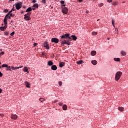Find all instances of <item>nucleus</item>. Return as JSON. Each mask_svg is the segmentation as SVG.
I'll return each mask as SVG.
<instances>
[{
  "mask_svg": "<svg viewBox=\"0 0 128 128\" xmlns=\"http://www.w3.org/2000/svg\"><path fill=\"white\" fill-rule=\"evenodd\" d=\"M61 38H65L66 40H64L63 41H62V44H68L70 45V43H68V41L69 40H72V38L73 40H76L78 38H76V36H74V35H72L70 36V34H64L62 36H60Z\"/></svg>",
  "mask_w": 128,
  "mask_h": 128,
  "instance_id": "nucleus-1",
  "label": "nucleus"
},
{
  "mask_svg": "<svg viewBox=\"0 0 128 128\" xmlns=\"http://www.w3.org/2000/svg\"><path fill=\"white\" fill-rule=\"evenodd\" d=\"M122 72H116V75H115V80L118 82L120 78V77L122 76Z\"/></svg>",
  "mask_w": 128,
  "mask_h": 128,
  "instance_id": "nucleus-2",
  "label": "nucleus"
},
{
  "mask_svg": "<svg viewBox=\"0 0 128 128\" xmlns=\"http://www.w3.org/2000/svg\"><path fill=\"white\" fill-rule=\"evenodd\" d=\"M14 6H15L16 10H20L22 6V2H20L18 3H16Z\"/></svg>",
  "mask_w": 128,
  "mask_h": 128,
  "instance_id": "nucleus-3",
  "label": "nucleus"
},
{
  "mask_svg": "<svg viewBox=\"0 0 128 128\" xmlns=\"http://www.w3.org/2000/svg\"><path fill=\"white\" fill-rule=\"evenodd\" d=\"M10 16V14H6V16L4 17V24H8V17Z\"/></svg>",
  "mask_w": 128,
  "mask_h": 128,
  "instance_id": "nucleus-4",
  "label": "nucleus"
},
{
  "mask_svg": "<svg viewBox=\"0 0 128 128\" xmlns=\"http://www.w3.org/2000/svg\"><path fill=\"white\" fill-rule=\"evenodd\" d=\"M68 12V9L66 8V7H62V12L66 14Z\"/></svg>",
  "mask_w": 128,
  "mask_h": 128,
  "instance_id": "nucleus-5",
  "label": "nucleus"
},
{
  "mask_svg": "<svg viewBox=\"0 0 128 128\" xmlns=\"http://www.w3.org/2000/svg\"><path fill=\"white\" fill-rule=\"evenodd\" d=\"M52 42H54V44H58L59 40L58 38H52L51 39Z\"/></svg>",
  "mask_w": 128,
  "mask_h": 128,
  "instance_id": "nucleus-6",
  "label": "nucleus"
},
{
  "mask_svg": "<svg viewBox=\"0 0 128 128\" xmlns=\"http://www.w3.org/2000/svg\"><path fill=\"white\" fill-rule=\"evenodd\" d=\"M11 118L12 120H16V118H18V115L16 114H11Z\"/></svg>",
  "mask_w": 128,
  "mask_h": 128,
  "instance_id": "nucleus-7",
  "label": "nucleus"
},
{
  "mask_svg": "<svg viewBox=\"0 0 128 128\" xmlns=\"http://www.w3.org/2000/svg\"><path fill=\"white\" fill-rule=\"evenodd\" d=\"M24 20H30L32 18H30V16H27L26 15H24Z\"/></svg>",
  "mask_w": 128,
  "mask_h": 128,
  "instance_id": "nucleus-8",
  "label": "nucleus"
},
{
  "mask_svg": "<svg viewBox=\"0 0 128 128\" xmlns=\"http://www.w3.org/2000/svg\"><path fill=\"white\" fill-rule=\"evenodd\" d=\"M7 28H8V26H6V24H4V26L0 27V30L4 31V30H6Z\"/></svg>",
  "mask_w": 128,
  "mask_h": 128,
  "instance_id": "nucleus-9",
  "label": "nucleus"
},
{
  "mask_svg": "<svg viewBox=\"0 0 128 128\" xmlns=\"http://www.w3.org/2000/svg\"><path fill=\"white\" fill-rule=\"evenodd\" d=\"M51 70H58V67H56V65H52L51 67Z\"/></svg>",
  "mask_w": 128,
  "mask_h": 128,
  "instance_id": "nucleus-10",
  "label": "nucleus"
},
{
  "mask_svg": "<svg viewBox=\"0 0 128 128\" xmlns=\"http://www.w3.org/2000/svg\"><path fill=\"white\" fill-rule=\"evenodd\" d=\"M22 68V66H19V67H14V66H12L11 67V68H12V70H18V68Z\"/></svg>",
  "mask_w": 128,
  "mask_h": 128,
  "instance_id": "nucleus-11",
  "label": "nucleus"
},
{
  "mask_svg": "<svg viewBox=\"0 0 128 128\" xmlns=\"http://www.w3.org/2000/svg\"><path fill=\"white\" fill-rule=\"evenodd\" d=\"M22 70L24 72H28V74L29 72L28 71V67H24Z\"/></svg>",
  "mask_w": 128,
  "mask_h": 128,
  "instance_id": "nucleus-12",
  "label": "nucleus"
},
{
  "mask_svg": "<svg viewBox=\"0 0 128 128\" xmlns=\"http://www.w3.org/2000/svg\"><path fill=\"white\" fill-rule=\"evenodd\" d=\"M53 64H54V62H52V60L48 61V66H53Z\"/></svg>",
  "mask_w": 128,
  "mask_h": 128,
  "instance_id": "nucleus-13",
  "label": "nucleus"
},
{
  "mask_svg": "<svg viewBox=\"0 0 128 128\" xmlns=\"http://www.w3.org/2000/svg\"><path fill=\"white\" fill-rule=\"evenodd\" d=\"M64 64H65L64 62H60L59 63V66L60 68H62V66H64Z\"/></svg>",
  "mask_w": 128,
  "mask_h": 128,
  "instance_id": "nucleus-14",
  "label": "nucleus"
},
{
  "mask_svg": "<svg viewBox=\"0 0 128 128\" xmlns=\"http://www.w3.org/2000/svg\"><path fill=\"white\" fill-rule=\"evenodd\" d=\"M24 84L26 88H30V83L28 81L25 82Z\"/></svg>",
  "mask_w": 128,
  "mask_h": 128,
  "instance_id": "nucleus-15",
  "label": "nucleus"
},
{
  "mask_svg": "<svg viewBox=\"0 0 128 128\" xmlns=\"http://www.w3.org/2000/svg\"><path fill=\"white\" fill-rule=\"evenodd\" d=\"M44 46L47 50H49L50 49V47L48 46V42H46L44 44Z\"/></svg>",
  "mask_w": 128,
  "mask_h": 128,
  "instance_id": "nucleus-16",
  "label": "nucleus"
},
{
  "mask_svg": "<svg viewBox=\"0 0 128 128\" xmlns=\"http://www.w3.org/2000/svg\"><path fill=\"white\" fill-rule=\"evenodd\" d=\"M91 63L92 64H93L94 66H96L97 64V62L96 60H93L91 61Z\"/></svg>",
  "mask_w": 128,
  "mask_h": 128,
  "instance_id": "nucleus-17",
  "label": "nucleus"
},
{
  "mask_svg": "<svg viewBox=\"0 0 128 128\" xmlns=\"http://www.w3.org/2000/svg\"><path fill=\"white\" fill-rule=\"evenodd\" d=\"M91 56H96V50H93L90 53Z\"/></svg>",
  "mask_w": 128,
  "mask_h": 128,
  "instance_id": "nucleus-18",
  "label": "nucleus"
},
{
  "mask_svg": "<svg viewBox=\"0 0 128 128\" xmlns=\"http://www.w3.org/2000/svg\"><path fill=\"white\" fill-rule=\"evenodd\" d=\"M32 7H29L26 10V12H32Z\"/></svg>",
  "mask_w": 128,
  "mask_h": 128,
  "instance_id": "nucleus-19",
  "label": "nucleus"
},
{
  "mask_svg": "<svg viewBox=\"0 0 128 128\" xmlns=\"http://www.w3.org/2000/svg\"><path fill=\"white\" fill-rule=\"evenodd\" d=\"M32 8H38V4H33Z\"/></svg>",
  "mask_w": 128,
  "mask_h": 128,
  "instance_id": "nucleus-20",
  "label": "nucleus"
},
{
  "mask_svg": "<svg viewBox=\"0 0 128 128\" xmlns=\"http://www.w3.org/2000/svg\"><path fill=\"white\" fill-rule=\"evenodd\" d=\"M62 109L64 110H68V106L66 104H64L62 106Z\"/></svg>",
  "mask_w": 128,
  "mask_h": 128,
  "instance_id": "nucleus-21",
  "label": "nucleus"
},
{
  "mask_svg": "<svg viewBox=\"0 0 128 128\" xmlns=\"http://www.w3.org/2000/svg\"><path fill=\"white\" fill-rule=\"evenodd\" d=\"M6 70H10V72H12V68H10V66H7Z\"/></svg>",
  "mask_w": 128,
  "mask_h": 128,
  "instance_id": "nucleus-22",
  "label": "nucleus"
},
{
  "mask_svg": "<svg viewBox=\"0 0 128 128\" xmlns=\"http://www.w3.org/2000/svg\"><path fill=\"white\" fill-rule=\"evenodd\" d=\"M82 62H84V61L82 60H80V61L77 62L76 64H82Z\"/></svg>",
  "mask_w": 128,
  "mask_h": 128,
  "instance_id": "nucleus-23",
  "label": "nucleus"
},
{
  "mask_svg": "<svg viewBox=\"0 0 128 128\" xmlns=\"http://www.w3.org/2000/svg\"><path fill=\"white\" fill-rule=\"evenodd\" d=\"M112 4H113V6H118V2H112Z\"/></svg>",
  "mask_w": 128,
  "mask_h": 128,
  "instance_id": "nucleus-24",
  "label": "nucleus"
},
{
  "mask_svg": "<svg viewBox=\"0 0 128 128\" xmlns=\"http://www.w3.org/2000/svg\"><path fill=\"white\" fill-rule=\"evenodd\" d=\"M118 110L120 112H124V107H119Z\"/></svg>",
  "mask_w": 128,
  "mask_h": 128,
  "instance_id": "nucleus-25",
  "label": "nucleus"
},
{
  "mask_svg": "<svg viewBox=\"0 0 128 128\" xmlns=\"http://www.w3.org/2000/svg\"><path fill=\"white\" fill-rule=\"evenodd\" d=\"M114 60L115 62H120V58H114Z\"/></svg>",
  "mask_w": 128,
  "mask_h": 128,
  "instance_id": "nucleus-26",
  "label": "nucleus"
},
{
  "mask_svg": "<svg viewBox=\"0 0 128 128\" xmlns=\"http://www.w3.org/2000/svg\"><path fill=\"white\" fill-rule=\"evenodd\" d=\"M39 100L41 102H44V100H46L44 99V98H40L39 99Z\"/></svg>",
  "mask_w": 128,
  "mask_h": 128,
  "instance_id": "nucleus-27",
  "label": "nucleus"
},
{
  "mask_svg": "<svg viewBox=\"0 0 128 128\" xmlns=\"http://www.w3.org/2000/svg\"><path fill=\"white\" fill-rule=\"evenodd\" d=\"M41 2H42V4H46V0H42L41 1Z\"/></svg>",
  "mask_w": 128,
  "mask_h": 128,
  "instance_id": "nucleus-28",
  "label": "nucleus"
},
{
  "mask_svg": "<svg viewBox=\"0 0 128 128\" xmlns=\"http://www.w3.org/2000/svg\"><path fill=\"white\" fill-rule=\"evenodd\" d=\"M8 65L6 64H3L2 66V68H7V66H8Z\"/></svg>",
  "mask_w": 128,
  "mask_h": 128,
  "instance_id": "nucleus-29",
  "label": "nucleus"
},
{
  "mask_svg": "<svg viewBox=\"0 0 128 128\" xmlns=\"http://www.w3.org/2000/svg\"><path fill=\"white\" fill-rule=\"evenodd\" d=\"M121 54H122V56H126V52H124V51H122Z\"/></svg>",
  "mask_w": 128,
  "mask_h": 128,
  "instance_id": "nucleus-30",
  "label": "nucleus"
},
{
  "mask_svg": "<svg viewBox=\"0 0 128 128\" xmlns=\"http://www.w3.org/2000/svg\"><path fill=\"white\" fill-rule=\"evenodd\" d=\"M8 31H6L4 32V36H8Z\"/></svg>",
  "mask_w": 128,
  "mask_h": 128,
  "instance_id": "nucleus-31",
  "label": "nucleus"
},
{
  "mask_svg": "<svg viewBox=\"0 0 128 128\" xmlns=\"http://www.w3.org/2000/svg\"><path fill=\"white\" fill-rule=\"evenodd\" d=\"M30 14H32V12H28L25 16H30Z\"/></svg>",
  "mask_w": 128,
  "mask_h": 128,
  "instance_id": "nucleus-32",
  "label": "nucleus"
},
{
  "mask_svg": "<svg viewBox=\"0 0 128 128\" xmlns=\"http://www.w3.org/2000/svg\"><path fill=\"white\" fill-rule=\"evenodd\" d=\"M112 22L113 26L114 28V19H112Z\"/></svg>",
  "mask_w": 128,
  "mask_h": 128,
  "instance_id": "nucleus-33",
  "label": "nucleus"
},
{
  "mask_svg": "<svg viewBox=\"0 0 128 128\" xmlns=\"http://www.w3.org/2000/svg\"><path fill=\"white\" fill-rule=\"evenodd\" d=\"M92 36H94V34L96 35V34H98V32H92Z\"/></svg>",
  "mask_w": 128,
  "mask_h": 128,
  "instance_id": "nucleus-34",
  "label": "nucleus"
},
{
  "mask_svg": "<svg viewBox=\"0 0 128 128\" xmlns=\"http://www.w3.org/2000/svg\"><path fill=\"white\" fill-rule=\"evenodd\" d=\"M14 35V32H12L10 34V36H13Z\"/></svg>",
  "mask_w": 128,
  "mask_h": 128,
  "instance_id": "nucleus-35",
  "label": "nucleus"
},
{
  "mask_svg": "<svg viewBox=\"0 0 128 128\" xmlns=\"http://www.w3.org/2000/svg\"><path fill=\"white\" fill-rule=\"evenodd\" d=\"M9 16H12V18H14V15H13L12 13H10Z\"/></svg>",
  "mask_w": 128,
  "mask_h": 128,
  "instance_id": "nucleus-36",
  "label": "nucleus"
},
{
  "mask_svg": "<svg viewBox=\"0 0 128 128\" xmlns=\"http://www.w3.org/2000/svg\"><path fill=\"white\" fill-rule=\"evenodd\" d=\"M58 84H59V86H62V81H60L58 82Z\"/></svg>",
  "mask_w": 128,
  "mask_h": 128,
  "instance_id": "nucleus-37",
  "label": "nucleus"
},
{
  "mask_svg": "<svg viewBox=\"0 0 128 128\" xmlns=\"http://www.w3.org/2000/svg\"><path fill=\"white\" fill-rule=\"evenodd\" d=\"M60 4H64V0H60Z\"/></svg>",
  "mask_w": 128,
  "mask_h": 128,
  "instance_id": "nucleus-38",
  "label": "nucleus"
},
{
  "mask_svg": "<svg viewBox=\"0 0 128 128\" xmlns=\"http://www.w3.org/2000/svg\"><path fill=\"white\" fill-rule=\"evenodd\" d=\"M102 6H104V4L101 3V4H100L98 5V6H100V7Z\"/></svg>",
  "mask_w": 128,
  "mask_h": 128,
  "instance_id": "nucleus-39",
  "label": "nucleus"
},
{
  "mask_svg": "<svg viewBox=\"0 0 128 128\" xmlns=\"http://www.w3.org/2000/svg\"><path fill=\"white\" fill-rule=\"evenodd\" d=\"M12 10L13 12H14L16 10V9L14 8V5L13 6V8H12Z\"/></svg>",
  "mask_w": 128,
  "mask_h": 128,
  "instance_id": "nucleus-40",
  "label": "nucleus"
},
{
  "mask_svg": "<svg viewBox=\"0 0 128 128\" xmlns=\"http://www.w3.org/2000/svg\"><path fill=\"white\" fill-rule=\"evenodd\" d=\"M0 56H2V55H4V52H0Z\"/></svg>",
  "mask_w": 128,
  "mask_h": 128,
  "instance_id": "nucleus-41",
  "label": "nucleus"
},
{
  "mask_svg": "<svg viewBox=\"0 0 128 128\" xmlns=\"http://www.w3.org/2000/svg\"><path fill=\"white\" fill-rule=\"evenodd\" d=\"M58 104H59V106H62V102H59Z\"/></svg>",
  "mask_w": 128,
  "mask_h": 128,
  "instance_id": "nucleus-42",
  "label": "nucleus"
},
{
  "mask_svg": "<svg viewBox=\"0 0 128 128\" xmlns=\"http://www.w3.org/2000/svg\"><path fill=\"white\" fill-rule=\"evenodd\" d=\"M32 2H33V4L36 2V0H32Z\"/></svg>",
  "mask_w": 128,
  "mask_h": 128,
  "instance_id": "nucleus-43",
  "label": "nucleus"
},
{
  "mask_svg": "<svg viewBox=\"0 0 128 128\" xmlns=\"http://www.w3.org/2000/svg\"><path fill=\"white\" fill-rule=\"evenodd\" d=\"M2 73L0 72V78H2Z\"/></svg>",
  "mask_w": 128,
  "mask_h": 128,
  "instance_id": "nucleus-44",
  "label": "nucleus"
},
{
  "mask_svg": "<svg viewBox=\"0 0 128 128\" xmlns=\"http://www.w3.org/2000/svg\"><path fill=\"white\" fill-rule=\"evenodd\" d=\"M34 46H38V43H34Z\"/></svg>",
  "mask_w": 128,
  "mask_h": 128,
  "instance_id": "nucleus-45",
  "label": "nucleus"
},
{
  "mask_svg": "<svg viewBox=\"0 0 128 128\" xmlns=\"http://www.w3.org/2000/svg\"><path fill=\"white\" fill-rule=\"evenodd\" d=\"M12 12H14V11L12 10L8 14H12Z\"/></svg>",
  "mask_w": 128,
  "mask_h": 128,
  "instance_id": "nucleus-46",
  "label": "nucleus"
},
{
  "mask_svg": "<svg viewBox=\"0 0 128 128\" xmlns=\"http://www.w3.org/2000/svg\"><path fill=\"white\" fill-rule=\"evenodd\" d=\"M0 116H2H2H4V114H0Z\"/></svg>",
  "mask_w": 128,
  "mask_h": 128,
  "instance_id": "nucleus-47",
  "label": "nucleus"
},
{
  "mask_svg": "<svg viewBox=\"0 0 128 128\" xmlns=\"http://www.w3.org/2000/svg\"><path fill=\"white\" fill-rule=\"evenodd\" d=\"M64 6H66L65 4H63L61 6L62 8H64Z\"/></svg>",
  "mask_w": 128,
  "mask_h": 128,
  "instance_id": "nucleus-48",
  "label": "nucleus"
},
{
  "mask_svg": "<svg viewBox=\"0 0 128 128\" xmlns=\"http://www.w3.org/2000/svg\"><path fill=\"white\" fill-rule=\"evenodd\" d=\"M108 2H112V0H108Z\"/></svg>",
  "mask_w": 128,
  "mask_h": 128,
  "instance_id": "nucleus-49",
  "label": "nucleus"
},
{
  "mask_svg": "<svg viewBox=\"0 0 128 128\" xmlns=\"http://www.w3.org/2000/svg\"><path fill=\"white\" fill-rule=\"evenodd\" d=\"M2 90L0 88V94H2Z\"/></svg>",
  "mask_w": 128,
  "mask_h": 128,
  "instance_id": "nucleus-50",
  "label": "nucleus"
},
{
  "mask_svg": "<svg viewBox=\"0 0 128 128\" xmlns=\"http://www.w3.org/2000/svg\"><path fill=\"white\" fill-rule=\"evenodd\" d=\"M54 103L58 102V100H55L54 101Z\"/></svg>",
  "mask_w": 128,
  "mask_h": 128,
  "instance_id": "nucleus-51",
  "label": "nucleus"
},
{
  "mask_svg": "<svg viewBox=\"0 0 128 128\" xmlns=\"http://www.w3.org/2000/svg\"><path fill=\"white\" fill-rule=\"evenodd\" d=\"M79 2H82V0H78Z\"/></svg>",
  "mask_w": 128,
  "mask_h": 128,
  "instance_id": "nucleus-52",
  "label": "nucleus"
},
{
  "mask_svg": "<svg viewBox=\"0 0 128 128\" xmlns=\"http://www.w3.org/2000/svg\"><path fill=\"white\" fill-rule=\"evenodd\" d=\"M116 30H118L117 34H118V28H116Z\"/></svg>",
  "mask_w": 128,
  "mask_h": 128,
  "instance_id": "nucleus-53",
  "label": "nucleus"
},
{
  "mask_svg": "<svg viewBox=\"0 0 128 128\" xmlns=\"http://www.w3.org/2000/svg\"><path fill=\"white\" fill-rule=\"evenodd\" d=\"M32 10H36V8H32Z\"/></svg>",
  "mask_w": 128,
  "mask_h": 128,
  "instance_id": "nucleus-54",
  "label": "nucleus"
},
{
  "mask_svg": "<svg viewBox=\"0 0 128 128\" xmlns=\"http://www.w3.org/2000/svg\"><path fill=\"white\" fill-rule=\"evenodd\" d=\"M24 11L21 12L22 14H24Z\"/></svg>",
  "mask_w": 128,
  "mask_h": 128,
  "instance_id": "nucleus-55",
  "label": "nucleus"
},
{
  "mask_svg": "<svg viewBox=\"0 0 128 128\" xmlns=\"http://www.w3.org/2000/svg\"><path fill=\"white\" fill-rule=\"evenodd\" d=\"M8 18H9L10 20V16H9Z\"/></svg>",
  "mask_w": 128,
  "mask_h": 128,
  "instance_id": "nucleus-56",
  "label": "nucleus"
},
{
  "mask_svg": "<svg viewBox=\"0 0 128 128\" xmlns=\"http://www.w3.org/2000/svg\"><path fill=\"white\" fill-rule=\"evenodd\" d=\"M110 40V38H108V40Z\"/></svg>",
  "mask_w": 128,
  "mask_h": 128,
  "instance_id": "nucleus-57",
  "label": "nucleus"
},
{
  "mask_svg": "<svg viewBox=\"0 0 128 128\" xmlns=\"http://www.w3.org/2000/svg\"><path fill=\"white\" fill-rule=\"evenodd\" d=\"M14 0H10V2H12V1L14 2Z\"/></svg>",
  "mask_w": 128,
  "mask_h": 128,
  "instance_id": "nucleus-58",
  "label": "nucleus"
},
{
  "mask_svg": "<svg viewBox=\"0 0 128 128\" xmlns=\"http://www.w3.org/2000/svg\"><path fill=\"white\" fill-rule=\"evenodd\" d=\"M2 49H0V52H2Z\"/></svg>",
  "mask_w": 128,
  "mask_h": 128,
  "instance_id": "nucleus-59",
  "label": "nucleus"
},
{
  "mask_svg": "<svg viewBox=\"0 0 128 128\" xmlns=\"http://www.w3.org/2000/svg\"><path fill=\"white\" fill-rule=\"evenodd\" d=\"M0 64H2V62H0Z\"/></svg>",
  "mask_w": 128,
  "mask_h": 128,
  "instance_id": "nucleus-60",
  "label": "nucleus"
},
{
  "mask_svg": "<svg viewBox=\"0 0 128 128\" xmlns=\"http://www.w3.org/2000/svg\"><path fill=\"white\" fill-rule=\"evenodd\" d=\"M24 8H26V6L24 7Z\"/></svg>",
  "mask_w": 128,
  "mask_h": 128,
  "instance_id": "nucleus-61",
  "label": "nucleus"
},
{
  "mask_svg": "<svg viewBox=\"0 0 128 128\" xmlns=\"http://www.w3.org/2000/svg\"><path fill=\"white\" fill-rule=\"evenodd\" d=\"M0 68H2V66H0Z\"/></svg>",
  "mask_w": 128,
  "mask_h": 128,
  "instance_id": "nucleus-62",
  "label": "nucleus"
},
{
  "mask_svg": "<svg viewBox=\"0 0 128 128\" xmlns=\"http://www.w3.org/2000/svg\"><path fill=\"white\" fill-rule=\"evenodd\" d=\"M7 10V12H8V10Z\"/></svg>",
  "mask_w": 128,
  "mask_h": 128,
  "instance_id": "nucleus-63",
  "label": "nucleus"
},
{
  "mask_svg": "<svg viewBox=\"0 0 128 128\" xmlns=\"http://www.w3.org/2000/svg\"><path fill=\"white\" fill-rule=\"evenodd\" d=\"M123 4H124V2H123Z\"/></svg>",
  "mask_w": 128,
  "mask_h": 128,
  "instance_id": "nucleus-64",
  "label": "nucleus"
}]
</instances>
